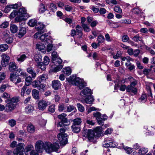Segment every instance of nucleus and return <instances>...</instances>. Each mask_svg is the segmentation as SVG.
Returning <instances> with one entry per match:
<instances>
[{
    "mask_svg": "<svg viewBox=\"0 0 155 155\" xmlns=\"http://www.w3.org/2000/svg\"><path fill=\"white\" fill-rule=\"evenodd\" d=\"M47 102L44 101H40L38 103V108L41 110H43L45 109L47 106Z\"/></svg>",
    "mask_w": 155,
    "mask_h": 155,
    "instance_id": "16",
    "label": "nucleus"
},
{
    "mask_svg": "<svg viewBox=\"0 0 155 155\" xmlns=\"http://www.w3.org/2000/svg\"><path fill=\"white\" fill-rule=\"evenodd\" d=\"M103 118L101 117V122L102 123L101 124H99L100 125H104V122L105 120H107L108 118V117L105 114H104L102 116Z\"/></svg>",
    "mask_w": 155,
    "mask_h": 155,
    "instance_id": "60",
    "label": "nucleus"
},
{
    "mask_svg": "<svg viewBox=\"0 0 155 155\" xmlns=\"http://www.w3.org/2000/svg\"><path fill=\"white\" fill-rule=\"evenodd\" d=\"M77 106L78 110L81 112H83L84 111V107L79 103H78L77 104Z\"/></svg>",
    "mask_w": 155,
    "mask_h": 155,
    "instance_id": "53",
    "label": "nucleus"
},
{
    "mask_svg": "<svg viewBox=\"0 0 155 155\" xmlns=\"http://www.w3.org/2000/svg\"><path fill=\"white\" fill-rule=\"evenodd\" d=\"M9 57L7 55L4 54L2 55L1 64L2 66H6L8 64L9 60Z\"/></svg>",
    "mask_w": 155,
    "mask_h": 155,
    "instance_id": "14",
    "label": "nucleus"
},
{
    "mask_svg": "<svg viewBox=\"0 0 155 155\" xmlns=\"http://www.w3.org/2000/svg\"><path fill=\"white\" fill-rule=\"evenodd\" d=\"M27 56L25 54L18 55L16 58L17 61L21 63L24 61L27 58Z\"/></svg>",
    "mask_w": 155,
    "mask_h": 155,
    "instance_id": "22",
    "label": "nucleus"
},
{
    "mask_svg": "<svg viewBox=\"0 0 155 155\" xmlns=\"http://www.w3.org/2000/svg\"><path fill=\"white\" fill-rule=\"evenodd\" d=\"M52 87L55 90H58L61 87V84L58 80H54L52 82Z\"/></svg>",
    "mask_w": 155,
    "mask_h": 155,
    "instance_id": "17",
    "label": "nucleus"
},
{
    "mask_svg": "<svg viewBox=\"0 0 155 155\" xmlns=\"http://www.w3.org/2000/svg\"><path fill=\"white\" fill-rule=\"evenodd\" d=\"M102 128L101 127H96L94 129V131H93V134L94 135V137L97 136L98 137L101 134Z\"/></svg>",
    "mask_w": 155,
    "mask_h": 155,
    "instance_id": "24",
    "label": "nucleus"
},
{
    "mask_svg": "<svg viewBox=\"0 0 155 155\" xmlns=\"http://www.w3.org/2000/svg\"><path fill=\"white\" fill-rule=\"evenodd\" d=\"M145 48L146 50L148 51L152 55H154L155 54L154 51L150 47L147 46H145Z\"/></svg>",
    "mask_w": 155,
    "mask_h": 155,
    "instance_id": "57",
    "label": "nucleus"
},
{
    "mask_svg": "<svg viewBox=\"0 0 155 155\" xmlns=\"http://www.w3.org/2000/svg\"><path fill=\"white\" fill-rule=\"evenodd\" d=\"M68 135L66 134H59L58 135V138L60 143L62 145H65L68 142Z\"/></svg>",
    "mask_w": 155,
    "mask_h": 155,
    "instance_id": "10",
    "label": "nucleus"
},
{
    "mask_svg": "<svg viewBox=\"0 0 155 155\" xmlns=\"http://www.w3.org/2000/svg\"><path fill=\"white\" fill-rule=\"evenodd\" d=\"M32 81V78L30 76H28L26 77L25 80V85L27 86H29Z\"/></svg>",
    "mask_w": 155,
    "mask_h": 155,
    "instance_id": "44",
    "label": "nucleus"
},
{
    "mask_svg": "<svg viewBox=\"0 0 155 155\" xmlns=\"http://www.w3.org/2000/svg\"><path fill=\"white\" fill-rule=\"evenodd\" d=\"M114 10L115 12L119 14L122 13V10L118 6H115L114 8Z\"/></svg>",
    "mask_w": 155,
    "mask_h": 155,
    "instance_id": "58",
    "label": "nucleus"
},
{
    "mask_svg": "<svg viewBox=\"0 0 155 155\" xmlns=\"http://www.w3.org/2000/svg\"><path fill=\"white\" fill-rule=\"evenodd\" d=\"M33 110V107L31 105H28L25 108V112L28 114L31 113Z\"/></svg>",
    "mask_w": 155,
    "mask_h": 155,
    "instance_id": "35",
    "label": "nucleus"
},
{
    "mask_svg": "<svg viewBox=\"0 0 155 155\" xmlns=\"http://www.w3.org/2000/svg\"><path fill=\"white\" fill-rule=\"evenodd\" d=\"M83 136L84 137H87L89 141L94 142V135L93 134V130L90 129L87 130L85 127H84Z\"/></svg>",
    "mask_w": 155,
    "mask_h": 155,
    "instance_id": "6",
    "label": "nucleus"
},
{
    "mask_svg": "<svg viewBox=\"0 0 155 155\" xmlns=\"http://www.w3.org/2000/svg\"><path fill=\"white\" fill-rule=\"evenodd\" d=\"M12 6L11 5H7L4 9V12L5 13H8L12 9Z\"/></svg>",
    "mask_w": 155,
    "mask_h": 155,
    "instance_id": "59",
    "label": "nucleus"
},
{
    "mask_svg": "<svg viewBox=\"0 0 155 155\" xmlns=\"http://www.w3.org/2000/svg\"><path fill=\"white\" fill-rule=\"evenodd\" d=\"M49 58L47 56H45L44 57L43 62H39L37 64V66L38 68H41V70H44L46 69V65H48L49 64Z\"/></svg>",
    "mask_w": 155,
    "mask_h": 155,
    "instance_id": "11",
    "label": "nucleus"
},
{
    "mask_svg": "<svg viewBox=\"0 0 155 155\" xmlns=\"http://www.w3.org/2000/svg\"><path fill=\"white\" fill-rule=\"evenodd\" d=\"M17 73L18 72V73L17 74L18 76L21 75L23 76H26V73L22 71V70L21 68H19L17 70H16Z\"/></svg>",
    "mask_w": 155,
    "mask_h": 155,
    "instance_id": "50",
    "label": "nucleus"
},
{
    "mask_svg": "<svg viewBox=\"0 0 155 155\" xmlns=\"http://www.w3.org/2000/svg\"><path fill=\"white\" fill-rule=\"evenodd\" d=\"M24 143H19L18 144L17 148L14 149L13 152L8 150L7 151L6 155H24Z\"/></svg>",
    "mask_w": 155,
    "mask_h": 155,
    "instance_id": "3",
    "label": "nucleus"
},
{
    "mask_svg": "<svg viewBox=\"0 0 155 155\" xmlns=\"http://www.w3.org/2000/svg\"><path fill=\"white\" fill-rule=\"evenodd\" d=\"M12 6V8L16 9L18 8V7L21 6V2H19L17 3H16L13 5H11Z\"/></svg>",
    "mask_w": 155,
    "mask_h": 155,
    "instance_id": "64",
    "label": "nucleus"
},
{
    "mask_svg": "<svg viewBox=\"0 0 155 155\" xmlns=\"http://www.w3.org/2000/svg\"><path fill=\"white\" fill-rule=\"evenodd\" d=\"M26 33V28L24 27L20 28L18 34V36L19 37H21Z\"/></svg>",
    "mask_w": 155,
    "mask_h": 155,
    "instance_id": "30",
    "label": "nucleus"
},
{
    "mask_svg": "<svg viewBox=\"0 0 155 155\" xmlns=\"http://www.w3.org/2000/svg\"><path fill=\"white\" fill-rule=\"evenodd\" d=\"M34 147L33 145L30 144L28 145L26 148V152L25 153V155H28L29 153L28 152L30 151H31L32 150H33Z\"/></svg>",
    "mask_w": 155,
    "mask_h": 155,
    "instance_id": "46",
    "label": "nucleus"
},
{
    "mask_svg": "<svg viewBox=\"0 0 155 155\" xmlns=\"http://www.w3.org/2000/svg\"><path fill=\"white\" fill-rule=\"evenodd\" d=\"M19 76L14 73L11 74L10 76V80L12 81L16 85L21 81V78L18 77Z\"/></svg>",
    "mask_w": 155,
    "mask_h": 155,
    "instance_id": "12",
    "label": "nucleus"
},
{
    "mask_svg": "<svg viewBox=\"0 0 155 155\" xmlns=\"http://www.w3.org/2000/svg\"><path fill=\"white\" fill-rule=\"evenodd\" d=\"M147 100V96L146 94H143L141 97L139 99V102L142 103H145Z\"/></svg>",
    "mask_w": 155,
    "mask_h": 155,
    "instance_id": "49",
    "label": "nucleus"
},
{
    "mask_svg": "<svg viewBox=\"0 0 155 155\" xmlns=\"http://www.w3.org/2000/svg\"><path fill=\"white\" fill-rule=\"evenodd\" d=\"M27 71L31 75L32 78H35L36 77V73L32 68H28L27 69Z\"/></svg>",
    "mask_w": 155,
    "mask_h": 155,
    "instance_id": "28",
    "label": "nucleus"
},
{
    "mask_svg": "<svg viewBox=\"0 0 155 155\" xmlns=\"http://www.w3.org/2000/svg\"><path fill=\"white\" fill-rule=\"evenodd\" d=\"M18 16L15 18V21L17 22H20L26 19V10L25 8H20L17 12Z\"/></svg>",
    "mask_w": 155,
    "mask_h": 155,
    "instance_id": "5",
    "label": "nucleus"
},
{
    "mask_svg": "<svg viewBox=\"0 0 155 155\" xmlns=\"http://www.w3.org/2000/svg\"><path fill=\"white\" fill-rule=\"evenodd\" d=\"M65 109L66 107L64 104H60L58 106V110L60 112H62Z\"/></svg>",
    "mask_w": 155,
    "mask_h": 155,
    "instance_id": "56",
    "label": "nucleus"
},
{
    "mask_svg": "<svg viewBox=\"0 0 155 155\" xmlns=\"http://www.w3.org/2000/svg\"><path fill=\"white\" fill-rule=\"evenodd\" d=\"M137 83V81L135 80H134L132 82H131L130 84L127 86V92H131L134 95L136 94L137 92V89L135 87V86Z\"/></svg>",
    "mask_w": 155,
    "mask_h": 155,
    "instance_id": "8",
    "label": "nucleus"
},
{
    "mask_svg": "<svg viewBox=\"0 0 155 155\" xmlns=\"http://www.w3.org/2000/svg\"><path fill=\"white\" fill-rule=\"evenodd\" d=\"M32 94L33 97L35 99H37L39 98V92L37 90L35 89L33 90Z\"/></svg>",
    "mask_w": 155,
    "mask_h": 155,
    "instance_id": "29",
    "label": "nucleus"
},
{
    "mask_svg": "<svg viewBox=\"0 0 155 155\" xmlns=\"http://www.w3.org/2000/svg\"><path fill=\"white\" fill-rule=\"evenodd\" d=\"M38 89L40 91L44 92L46 89V85L45 84H40Z\"/></svg>",
    "mask_w": 155,
    "mask_h": 155,
    "instance_id": "48",
    "label": "nucleus"
},
{
    "mask_svg": "<svg viewBox=\"0 0 155 155\" xmlns=\"http://www.w3.org/2000/svg\"><path fill=\"white\" fill-rule=\"evenodd\" d=\"M62 72L68 76L71 74V70L70 67H67L63 69Z\"/></svg>",
    "mask_w": 155,
    "mask_h": 155,
    "instance_id": "32",
    "label": "nucleus"
},
{
    "mask_svg": "<svg viewBox=\"0 0 155 155\" xmlns=\"http://www.w3.org/2000/svg\"><path fill=\"white\" fill-rule=\"evenodd\" d=\"M77 35L79 36V38H81L83 35L82 28L79 25H77L75 28Z\"/></svg>",
    "mask_w": 155,
    "mask_h": 155,
    "instance_id": "25",
    "label": "nucleus"
},
{
    "mask_svg": "<svg viewBox=\"0 0 155 155\" xmlns=\"http://www.w3.org/2000/svg\"><path fill=\"white\" fill-rule=\"evenodd\" d=\"M18 27L15 25H10V30L12 33H15L18 31Z\"/></svg>",
    "mask_w": 155,
    "mask_h": 155,
    "instance_id": "40",
    "label": "nucleus"
},
{
    "mask_svg": "<svg viewBox=\"0 0 155 155\" xmlns=\"http://www.w3.org/2000/svg\"><path fill=\"white\" fill-rule=\"evenodd\" d=\"M27 129L28 131L30 133H34L35 130L34 126L31 124H28L27 126Z\"/></svg>",
    "mask_w": 155,
    "mask_h": 155,
    "instance_id": "34",
    "label": "nucleus"
},
{
    "mask_svg": "<svg viewBox=\"0 0 155 155\" xmlns=\"http://www.w3.org/2000/svg\"><path fill=\"white\" fill-rule=\"evenodd\" d=\"M37 20L35 19H33L29 20L28 22V24L29 26L33 27L36 25H37Z\"/></svg>",
    "mask_w": 155,
    "mask_h": 155,
    "instance_id": "36",
    "label": "nucleus"
},
{
    "mask_svg": "<svg viewBox=\"0 0 155 155\" xmlns=\"http://www.w3.org/2000/svg\"><path fill=\"white\" fill-rule=\"evenodd\" d=\"M8 48V46L6 44H3L0 45V51H5L7 50Z\"/></svg>",
    "mask_w": 155,
    "mask_h": 155,
    "instance_id": "42",
    "label": "nucleus"
},
{
    "mask_svg": "<svg viewBox=\"0 0 155 155\" xmlns=\"http://www.w3.org/2000/svg\"><path fill=\"white\" fill-rule=\"evenodd\" d=\"M44 27V25L41 23H38L37 24L36 26L35 27L39 31H41L43 32L42 30L43 29Z\"/></svg>",
    "mask_w": 155,
    "mask_h": 155,
    "instance_id": "39",
    "label": "nucleus"
},
{
    "mask_svg": "<svg viewBox=\"0 0 155 155\" xmlns=\"http://www.w3.org/2000/svg\"><path fill=\"white\" fill-rule=\"evenodd\" d=\"M48 5L49 6V8L53 13H54L57 10V7L53 3H51L49 5L47 4L46 6Z\"/></svg>",
    "mask_w": 155,
    "mask_h": 155,
    "instance_id": "31",
    "label": "nucleus"
},
{
    "mask_svg": "<svg viewBox=\"0 0 155 155\" xmlns=\"http://www.w3.org/2000/svg\"><path fill=\"white\" fill-rule=\"evenodd\" d=\"M9 125L11 127H13L16 124V121L14 119H12L9 120L8 121Z\"/></svg>",
    "mask_w": 155,
    "mask_h": 155,
    "instance_id": "61",
    "label": "nucleus"
},
{
    "mask_svg": "<svg viewBox=\"0 0 155 155\" xmlns=\"http://www.w3.org/2000/svg\"><path fill=\"white\" fill-rule=\"evenodd\" d=\"M82 26L85 31L89 32L91 30V29L86 24H82Z\"/></svg>",
    "mask_w": 155,
    "mask_h": 155,
    "instance_id": "55",
    "label": "nucleus"
},
{
    "mask_svg": "<svg viewBox=\"0 0 155 155\" xmlns=\"http://www.w3.org/2000/svg\"><path fill=\"white\" fill-rule=\"evenodd\" d=\"M132 39L135 42H138L139 41H143L142 37L139 36L138 35H137L133 37L132 38Z\"/></svg>",
    "mask_w": 155,
    "mask_h": 155,
    "instance_id": "37",
    "label": "nucleus"
},
{
    "mask_svg": "<svg viewBox=\"0 0 155 155\" xmlns=\"http://www.w3.org/2000/svg\"><path fill=\"white\" fill-rule=\"evenodd\" d=\"M16 15L18 16V13L15 10H14L10 14L9 18H14Z\"/></svg>",
    "mask_w": 155,
    "mask_h": 155,
    "instance_id": "63",
    "label": "nucleus"
},
{
    "mask_svg": "<svg viewBox=\"0 0 155 155\" xmlns=\"http://www.w3.org/2000/svg\"><path fill=\"white\" fill-rule=\"evenodd\" d=\"M47 78L48 76L45 74H43L37 78L38 80L40 83H41V82H44Z\"/></svg>",
    "mask_w": 155,
    "mask_h": 155,
    "instance_id": "27",
    "label": "nucleus"
},
{
    "mask_svg": "<svg viewBox=\"0 0 155 155\" xmlns=\"http://www.w3.org/2000/svg\"><path fill=\"white\" fill-rule=\"evenodd\" d=\"M67 81L73 85H78L80 89L86 86V83L84 82L83 79L79 77H77L75 75H72L67 79Z\"/></svg>",
    "mask_w": 155,
    "mask_h": 155,
    "instance_id": "2",
    "label": "nucleus"
},
{
    "mask_svg": "<svg viewBox=\"0 0 155 155\" xmlns=\"http://www.w3.org/2000/svg\"><path fill=\"white\" fill-rule=\"evenodd\" d=\"M148 150L147 148L142 147L139 149L138 153L140 154L143 155L146 153L148 151Z\"/></svg>",
    "mask_w": 155,
    "mask_h": 155,
    "instance_id": "38",
    "label": "nucleus"
},
{
    "mask_svg": "<svg viewBox=\"0 0 155 155\" xmlns=\"http://www.w3.org/2000/svg\"><path fill=\"white\" fill-rule=\"evenodd\" d=\"M73 124L71 126L72 131L74 133H78L80 130V128L78 126Z\"/></svg>",
    "mask_w": 155,
    "mask_h": 155,
    "instance_id": "43",
    "label": "nucleus"
},
{
    "mask_svg": "<svg viewBox=\"0 0 155 155\" xmlns=\"http://www.w3.org/2000/svg\"><path fill=\"white\" fill-rule=\"evenodd\" d=\"M48 33H45L44 34H42V35H41L40 36V37H39V38L40 40H41L42 41H44L45 42V43H46V38H50V37H48Z\"/></svg>",
    "mask_w": 155,
    "mask_h": 155,
    "instance_id": "33",
    "label": "nucleus"
},
{
    "mask_svg": "<svg viewBox=\"0 0 155 155\" xmlns=\"http://www.w3.org/2000/svg\"><path fill=\"white\" fill-rule=\"evenodd\" d=\"M52 61L53 63L55 64H60L62 62V60L59 57L55 58L54 60H52Z\"/></svg>",
    "mask_w": 155,
    "mask_h": 155,
    "instance_id": "52",
    "label": "nucleus"
},
{
    "mask_svg": "<svg viewBox=\"0 0 155 155\" xmlns=\"http://www.w3.org/2000/svg\"><path fill=\"white\" fill-rule=\"evenodd\" d=\"M123 147L126 151V152L128 154L130 153L133 151V149L129 147H126L124 146L123 143H122Z\"/></svg>",
    "mask_w": 155,
    "mask_h": 155,
    "instance_id": "51",
    "label": "nucleus"
},
{
    "mask_svg": "<svg viewBox=\"0 0 155 155\" xmlns=\"http://www.w3.org/2000/svg\"><path fill=\"white\" fill-rule=\"evenodd\" d=\"M52 43V41L51 38H46L45 45L48 44L47 47V50L48 52L51 51L52 49L53 46Z\"/></svg>",
    "mask_w": 155,
    "mask_h": 155,
    "instance_id": "15",
    "label": "nucleus"
},
{
    "mask_svg": "<svg viewBox=\"0 0 155 155\" xmlns=\"http://www.w3.org/2000/svg\"><path fill=\"white\" fill-rule=\"evenodd\" d=\"M34 60L37 63V64L42 60L41 56L39 54H36L34 56Z\"/></svg>",
    "mask_w": 155,
    "mask_h": 155,
    "instance_id": "41",
    "label": "nucleus"
},
{
    "mask_svg": "<svg viewBox=\"0 0 155 155\" xmlns=\"http://www.w3.org/2000/svg\"><path fill=\"white\" fill-rule=\"evenodd\" d=\"M45 143L41 140L37 141L35 145V150L36 151L39 153L43 152L45 147Z\"/></svg>",
    "mask_w": 155,
    "mask_h": 155,
    "instance_id": "9",
    "label": "nucleus"
},
{
    "mask_svg": "<svg viewBox=\"0 0 155 155\" xmlns=\"http://www.w3.org/2000/svg\"><path fill=\"white\" fill-rule=\"evenodd\" d=\"M59 146L57 143L52 144L50 142H45L44 150L48 153L53 152H57L59 148Z\"/></svg>",
    "mask_w": 155,
    "mask_h": 155,
    "instance_id": "4",
    "label": "nucleus"
},
{
    "mask_svg": "<svg viewBox=\"0 0 155 155\" xmlns=\"http://www.w3.org/2000/svg\"><path fill=\"white\" fill-rule=\"evenodd\" d=\"M63 68V66L61 65H59L54 68L53 71L54 72H57L60 71Z\"/></svg>",
    "mask_w": 155,
    "mask_h": 155,
    "instance_id": "62",
    "label": "nucleus"
},
{
    "mask_svg": "<svg viewBox=\"0 0 155 155\" xmlns=\"http://www.w3.org/2000/svg\"><path fill=\"white\" fill-rule=\"evenodd\" d=\"M70 124V121H68L67 119L65 117L63 120H61L60 122L58 124L57 126L58 127H62L63 126H67Z\"/></svg>",
    "mask_w": 155,
    "mask_h": 155,
    "instance_id": "19",
    "label": "nucleus"
},
{
    "mask_svg": "<svg viewBox=\"0 0 155 155\" xmlns=\"http://www.w3.org/2000/svg\"><path fill=\"white\" fill-rule=\"evenodd\" d=\"M94 99L93 96L90 95L87 97L85 99L82 101V103L85 102L90 104H91L94 101Z\"/></svg>",
    "mask_w": 155,
    "mask_h": 155,
    "instance_id": "21",
    "label": "nucleus"
},
{
    "mask_svg": "<svg viewBox=\"0 0 155 155\" xmlns=\"http://www.w3.org/2000/svg\"><path fill=\"white\" fill-rule=\"evenodd\" d=\"M73 125H80L81 122V120L80 118H77L73 120Z\"/></svg>",
    "mask_w": 155,
    "mask_h": 155,
    "instance_id": "45",
    "label": "nucleus"
},
{
    "mask_svg": "<svg viewBox=\"0 0 155 155\" xmlns=\"http://www.w3.org/2000/svg\"><path fill=\"white\" fill-rule=\"evenodd\" d=\"M93 115L96 118L98 124L99 125V124H101L102 123L101 121V113L98 111H96L94 112Z\"/></svg>",
    "mask_w": 155,
    "mask_h": 155,
    "instance_id": "20",
    "label": "nucleus"
},
{
    "mask_svg": "<svg viewBox=\"0 0 155 155\" xmlns=\"http://www.w3.org/2000/svg\"><path fill=\"white\" fill-rule=\"evenodd\" d=\"M36 48L39 51H41L43 53L45 52V46L44 44L41 43L36 44Z\"/></svg>",
    "mask_w": 155,
    "mask_h": 155,
    "instance_id": "23",
    "label": "nucleus"
},
{
    "mask_svg": "<svg viewBox=\"0 0 155 155\" xmlns=\"http://www.w3.org/2000/svg\"><path fill=\"white\" fill-rule=\"evenodd\" d=\"M18 66L14 61H12L9 64V70L11 72H14L17 69Z\"/></svg>",
    "mask_w": 155,
    "mask_h": 155,
    "instance_id": "18",
    "label": "nucleus"
},
{
    "mask_svg": "<svg viewBox=\"0 0 155 155\" xmlns=\"http://www.w3.org/2000/svg\"><path fill=\"white\" fill-rule=\"evenodd\" d=\"M40 84L38 80H36L32 82L31 84L33 87L38 88Z\"/></svg>",
    "mask_w": 155,
    "mask_h": 155,
    "instance_id": "54",
    "label": "nucleus"
},
{
    "mask_svg": "<svg viewBox=\"0 0 155 155\" xmlns=\"http://www.w3.org/2000/svg\"><path fill=\"white\" fill-rule=\"evenodd\" d=\"M19 101V97H17L5 100V102L7 104L5 106V111L8 113L12 112L16 108Z\"/></svg>",
    "mask_w": 155,
    "mask_h": 155,
    "instance_id": "1",
    "label": "nucleus"
},
{
    "mask_svg": "<svg viewBox=\"0 0 155 155\" xmlns=\"http://www.w3.org/2000/svg\"><path fill=\"white\" fill-rule=\"evenodd\" d=\"M97 41H98V45L103 43L105 41V38L104 36L101 35L98 36L97 37Z\"/></svg>",
    "mask_w": 155,
    "mask_h": 155,
    "instance_id": "47",
    "label": "nucleus"
},
{
    "mask_svg": "<svg viewBox=\"0 0 155 155\" xmlns=\"http://www.w3.org/2000/svg\"><path fill=\"white\" fill-rule=\"evenodd\" d=\"M103 146L107 148L114 147L118 146V143L117 142L114 141L111 139L107 138L105 139L103 143Z\"/></svg>",
    "mask_w": 155,
    "mask_h": 155,
    "instance_id": "7",
    "label": "nucleus"
},
{
    "mask_svg": "<svg viewBox=\"0 0 155 155\" xmlns=\"http://www.w3.org/2000/svg\"><path fill=\"white\" fill-rule=\"evenodd\" d=\"M48 10V9L45 7V5L42 3H41L38 7V12L40 13H44L45 11Z\"/></svg>",
    "mask_w": 155,
    "mask_h": 155,
    "instance_id": "26",
    "label": "nucleus"
},
{
    "mask_svg": "<svg viewBox=\"0 0 155 155\" xmlns=\"http://www.w3.org/2000/svg\"><path fill=\"white\" fill-rule=\"evenodd\" d=\"M80 94L82 97H87L91 95L92 92L91 89L88 87H86L81 91Z\"/></svg>",
    "mask_w": 155,
    "mask_h": 155,
    "instance_id": "13",
    "label": "nucleus"
}]
</instances>
